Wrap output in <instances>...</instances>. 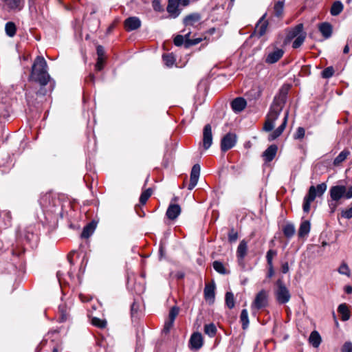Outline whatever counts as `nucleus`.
<instances>
[{"instance_id":"5","label":"nucleus","mask_w":352,"mask_h":352,"mask_svg":"<svg viewBox=\"0 0 352 352\" xmlns=\"http://www.w3.org/2000/svg\"><path fill=\"white\" fill-rule=\"evenodd\" d=\"M190 3V0H168L166 11L171 18L175 19L181 14L179 6L186 7Z\"/></svg>"},{"instance_id":"14","label":"nucleus","mask_w":352,"mask_h":352,"mask_svg":"<svg viewBox=\"0 0 352 352\" xmlns=\"http://www.w3.org/2000/svg\"><path fill=\"white\" fill-rule=\"evenodd\" d=\"M302 33H305V32H303L302 23H299L296 26L289 29L285 39V43L290 42L292 39L298 37Z\"/></svg>"},{"instance_id":"32","label":"nucleus","mask_w":352,"mask_h":352,"mask_svg":"<svg viewBox=\"0 0 352 352\" xmlns=\"http://www.w3.org/2000/svg\"><path fill=\"white\" fill-rule=\"evenodd\" d=\"M344 6L340 1H336L333 3L330 9V13L332 16L339 15L343 10Z\"/></svg>"},{"instance_id":"43","label":"nucleus","mask_w":352,"mask_h":352,"mask_svg":"<svg viewBox=\"0 0 352 352\" xmlns=\"http://www.w3.org/2000/svg\"><path fill=\"white\" fill-rule=\"evenodd\" d=\"M10 10H20V0H3Z\"/></svg>"},{"instance_id":"18","label":"nucleus","mask_w":352,"mask_h":352,"mask_svg":"<svg viewBox=\"0 0 352 352\" xmlns=\"http://www.w3.org/2000/svg\"><path fill=\"white\" fill-rule=\"evenodd\" d=\"M182 209L179 204H170L166 212V216L170 220H175L181 214Z\"/></svg>"},{"instance_id":"46","label":"nucleus","mask_w":352,"mask_h":352,"mask_svg":"<svg viewBox=\"0 0 352 352\" xmlns=\"http://www.w3.org/2000/svg\"><path fill=\"white\" fill-rule=\"evenodd\" d=\"M335 70L332 66L326 67L321 73V76L323 78L328 79L332 77L334 74Z\"/></svg>"},{"instance_id":"20","label":"nucleus","mask_w":352,"mask_h":352,"mask_svg":"<svg viewBox=\"0 0 352 352\" xmlns=\"http://www.w3.org/2000/svg\"><path fill=\"white\" fill-rule=\"evenodd\" d=\"M59 322H64L70 319V307L63 303L58 306Z\"/></svg>"},{"instance_id":"6","label":"nucleus","mask_w":352,"mask_h":352,"mask_svg":"<svg viewBox=\"0 0 352 352\" xmlns=\"http://www.w3.org/2000/svg\"><path fill=\"white\" fill-rule=\"evenodd\" d=\"M190 34L191 32L188 31L184 35H177L173 39L174 45L177 47L184 45L186 49H188L192 45H197L202 41L201 38L191 39L190 38Z\"/></svg>"},{"instance_id":"4","label":"nucleus","mask_w":352,"mask_h":352,"mask_svg":"<svg viewBox=\"0 0 352 352\" xmlns=\"http://www.w3.org/2000/svg\"><path fill=\"white\" fill-rule=\"evenodd\" d=\"M276 289L274 291V295L276 301L279 304H285L289 301L291 294L289 289L285 286L282 279H278L276 283Z\"/></svg>"},{"instance_id":"16","label":"nucleus","mask_w":352,"mask_h":352,"mask_svg":"<svg viewBox=\"0 0 352 352\" xmlns=\"http://www.w3.org/2000/svg\"><path fill=\"white\" fill-rule=\"evenodd\" d=\"M141 21L137 16H130L124 20V25L126 31L130 32L138 29L141 26Z\"/></svg>"},{"instance_id":"3","label":"nucleus","mask_w":352,"mask_h":352,"mask_svg":"<svg viewBox=\"0 0 352 352\" xmlns=\"http://www.w3.org/2000/svg\"><path fill=\"white\" fill-rule=\"evenodd\" d=\"M327 186L325 183H321L316 186H311L307 194L305 196L303 200L302 209L306 213L310 210V205L314 201L316 197H321L326 191Z\"/></svg>"},{"instance_id":"55","label":"nucleus","mask_w":352,"mask_h":352,"mask_svg":"<svg viewBox=\"0 0 352 352\" xmlns=\"http://www.w3.org/2000/svg\"><path fill=\"white\" fill-rule=\"evenodd\" d=\"M153 8L154 10L157 12H162L164 10V8L161 5L160 0H154L153 1Z\"/></svg>"},{"instance_id":"7","label":"nucleus","mask_w":352,"mask_h":352,"mask_svg":"<svg viewBox=\"0 0 352 352\" xmlns=\"http://www.w3.org/2000/svg\"><path fill=\"white\" fill-rule=\"evenodd\" d=\"M40 204L43 210L55 212L60 205V201L50 194H45L41 197Z\"/></svg>"},{"instance_id":"59","label":"nucleus","mask_w":352,"mask_h":352,"mask_svg":"<svg viewBox=\"0 0 352 352\" xmlns=\"http://www.w3.org/2000/svg\"><path fill=\"white\" fill-rule=\"evenodd\" d=\"M98 58H100L104 56V47L101 45H98L96 48Z\"/></svg>"},{"instance_id":"53","label":"nucleus","mask_w":352,"mask_h":352,"mask_svg":"<svg viewBox=\"0 0 352 352\" xmlns=\"http://www.w3.org/2000/svg\"><path fill=\"white\" fill-rule=\"evenodd\" d=\"M140 305L135 301H134L131 306V317H135L139 311Z\"/></svg>"},{"instance_id":"21","label":"nucleus","mask_w":352,"mask_h":352,"mask_svg":"<svg viewBox=\"0 0 352 352\" xmlns=\"http://www.w3.org/2000/svg\"><path fill=\"white\" fill-rule=\"evenodd\" d=\"M215 285L214 283L206 284L204 290V298L210 304L214 302L215 298Z\"/></svg>"},{"instance_id":"41","label":"nucleus","mask_w":352,"mask_h":352,"mask_svg":"<svg viewBox=\"0 0 352 352\" xmlns=\"http://www.w3.org/2000/svg\"><path fill=\"white\" fill-rule=\"evenodd\" d=\"M306 38V32L302 33L300 35H299L298 37L296 38V39L292 43V47L294 49H297L300 47L302 43H304Z\"/></svg>"},{"instance_id":"23","label":"nucleus","mask_w":352,"mask_h":352,"mask_svg":"<svg viewBox=\"0 0 352 352\" xmlns=\"http://www.w3.org/2000/svg\"><path fill=\"white\" fill-rule=\"evenodd\" d=\"M230 105L235 113H239L246 107L247 102L243 98L238 97L231 102Z\"/></svg>"},{"instance_id":"27","label":"nucleus","mask_w":352,"mask_h":352,"mask_svg":"<svg viewBox=\"0 0 352 352\" xmlns=\"http://www.w3.org/2000/svg\"><path fill=\"white\" fill-rule=\"evenodd\" d=\"M319 31L325 38H329L332 34V25L327 22L322 23L318 27Z\"/></svg>"},{"instance_id":"48","label":"nucleus","mask_w":352,"mask_h":352,"mask_svg":"<svg viewBox=\"0 0 352 352\" xmlns=\"http://www.w3.org/2000/svg\"><path fill=\"white\" fill-rule=\"evenodd\" d=\"M276 254H277V252L275 250L270 249L267 252L266 259H267V265H271V264H273V263H272L273 257L276 256Z\"/></svg>"},{"instance_id":"44","label":"nucleus","mask_w":352,"mask_h":352,"mask_svg":"<svg viewBox=\"0 0 352 352\" xmlns=\"http://www.w3.org/2000/svg\"><path fill=\"white\" fill-rule=\"evenodd\" d=\"M162 58L164 64L169 67H172L175 62V58L172 54H164Z\"/></svg>"},{"instance_id":"64","label":"nucleus","mask_w":352,"mask_h":352,"mask_svg":"<svg viewBox=\"0 0 352 352\" xmlns=\"http://www.w3.org/2000/svg\"><path fill=\"white\" fill-rule=\"evenodd\" d=\"M281 270H282V272L283 274H286L289 272V265H288V263H285L282 265V267H281Z\"/></svg>"},{"instance_id":"36","label":"nucleus","mask_w":352,"mask_h":352,"mask_svg":"<svg viewBox=\"0 0 352 352\" xmlns=\"http://www.w3.org/2000/svg\"><path fill=\"white\" fill-rule=\"evenodd\" d=\"M217 329L214 323L206 324L204 325V333L210 338L215 336Z\"/></svg>"},{"instance_id":"42","label":"nucleus","mask_w":352,"mask_h":352,"mask_svg":"<svg viewBox=\"0 0 352 352\" xmlns=\"http://www.w3.org/2000/svg\"><path fill=\"white\" fill-rule=\"evenodd\" d=\"M152 195L151 188H148L146 190L143 191L140 197V202L142 205L146 204L147 200Z\"/></svg>"},{"instance_id":"2","label":"nucleus","mask_w":352,"mask_h":352,"mask_svg":"<svg viewBox=\"0 0 352 352\" xmlns=\"http://www.w3.org/2000/svg\"><path fill=\"white\" fill-rule=\"evenodd\" d=\"M329 195L330 199L328 200V206L330 213L333 214L341 204L342 199H350L352 198V186L349 187L344 185L333 186L329 189Z\"/></svg>"},{"instance_id":"13","label":"nucleus","mask_w":352,"mask_h":352,"mask_svg":"<svg viewBox=\"0 0 352 352\" xmlns=\"http://www.w3.org/2000/svg\"><path fill=\"white\" fill-rule=\"evenodd\" d=\"M179 309L177 306H173L171 307L169 314H168V320L166 321L164 324V327L163 329L164 332L168 333L170 329L172 328L174 324V321L179 314Z\"/></svg>"},{"instance_id":"58","label":"nucleus","mask_w":352,"mask_h":352,"mask_svg":"<svg viewBox=\"0 0 352 352\" xmlns=\"http://www.w3.org/2000/svg\"><path fill=\"white\" fill-rule=\"evenodd\" d=\"M342 352H352V343L346 342L342 346Z\"/></svg>"},{"instance_id":"15","label":"nucleus","mask_w":352,"mask_h":352,"mask_svg":"<svg viewBox=\"0 0 352 352\" xmlns=\"http://www.w3.org/2000/svg\"><path fill=\"white\" fill-rule=\"evenodd\" d=\"M248 245L245 240H242L236 250V256L239 265L244 266V258L247 254Z\"/></svg>"},{"instance_id":"49","label":"nucleus","mask_w":352,"mask_h":352,"mask_svg":"<svg viewBox=\"0 0 352 352\" xmlns=\"http://www.w3.org/2000/svg\"><path fill=\"white\" fill-rule=\"evenodd\" d=\"M338 272L341 274L346 275L347 276H350V270L348 265L343 263L338 268Z\"/></svg>"},{"instance_id":"25","label":"nucleus","mask_w":352,"mask_h":352,"mask_svg":"<svg viewBox=\"0 0 352 352\" xmlns=\"http://www.w3.org/2000/svg\"><path fill=\"white\" fill-rule=\"evenodd\" d=\"M287 89L281 88L278 95L275 96L272 103L283 109L287 101Z\"/></svg>"},{"instance_id":"57","label":"nucleus","mask_w":352,"mask_h":352,"mask_svg":"<svg viewBox=\"0 0 352 352\" xmlns=\"http://www.w3.org/2000/svg\"><path fill=\"white\" fill-rule=\"evenodd\" d=\"M104 58L102 57L98 58L97 62L95 65V69L97 71H101L103 68Z\"/></svg>"},{"instance_id":"63","label":"nucleus","mask_w":352,"mask_h":352,"mask_svg":"<svg viewBox=\"0 0 352 352\" xmlns=\"http://www.w3.org/2000/svg\"><path fill=\"white\" fill-rule=\"evenodd\" d=\"M85 81L87 82H91V83H94V81H95V76L94 74H90L88 77L85 79Z\"/></svg>"},{"instance_id":"1","label":"nucleus","mask_w":352,"mask_h":352,"mask_svg":"<svg viewBox=\"0 0 352 352\" xmlns=\"http://www.w3.org/2000/svg\"><path fill=\"white\" fill-rule=\"evenodd\" d=\"M30 80L38 82L44 87L50 80V76L47 72V62L43 56H37L32 66Z\"/></svg>"},{"instance_id":"28","label":"nucleus","mask_w":352,"mask_h":352,"mask_svg":"<svg viewBox=\"0 0 352 352\" xmlns=\"http://www.w3.org/2000/svg\"><path fill=\"white\" fill-rule=\"evenodd\" d=\"M338 312L341 315V320L346 321L351 317L350 311L346 303L340 304L338 307Z\"/></svg>"},{"instance_id":"62","label":"nucleus","mask_w":352,"mask_h":352,"mask_svg":"<svg viewBox=\"0 0 352 352\" xmlns=\"http://www.w3.org/2000/svg\"><path fill=\"white\" fill-rule=\"evenodd\" d=\"M267 266H268V272H267V276L268 278H272L274 274L273 264H271V265H267Z\"/></svg>"},{"instance_id":"11","label":"nucleus","mask_w":352,"mask_h":352,"mask_svg":"<svg viewBox=\"0 0 352 352\" xmlns=\"http://www.w3.org/2000/svg\"><path fill=\"white\" fill-rule=\"evenodd\" d=\"M204 344L203 337L199 332L193 333L189 340V346L191 350L197 351L201 348Z\"/></svg>"},{"instance_id":"50","label":"nucleus","mask_w":352,"mask_h":352,"mask_svg":"<svg viewBox=\"0 0 352 352\" xmlns=\"http://www.w3.org/2000/svg\"><path fill=\"white\" fill-rule=\"evenodd\" d=\"M0 215L3 216L5 225L7 226H10L12 219L10 212L5 210L1 212Z\"/></svg>"},{"instance_id":"33","label":"nucleus","mask_w":352,"mask_h":352,"mask_svg":"<svg viewBox=\"0 0 352 352\" xmlns=\"http://www.w3.org/2000/svg\"><path fill=\"white\" fill-rule=\"evenodd\" d=\"M283 232L285 237L292 238L296 232L294 226L292 223H287L283 228Z\"/></svg>"},{"instance_id":"29","label":"nucleus","mask_w":352,"mask_h":352,"mask_svg":"<svg viewBox=\"0 0 352 352\" xmlns=\"http://www.w3.org/2000/svg\"><path fill=\"white\" fill-rule=\"evenodd\" d=\"M309 342L314 348H318L322 342L320 333L317 331H313L309 336Z\"/></svg>"},{"instance_id":"34","label":"nucleus","mask_w":352,"mask_h":352,"mask_svg":"<svg viewBox=\"0 0 352 352\" xmlns=\"http://www.w3.org/2000/svg\"><path fill=\"white\" fill-rule=\"evenodd\" d=\"M350 155L349 151L344 149L340 153V154L334 159L333 164L335 166L340 165L342 162H343L347 157Z\"/></svg>"},{"instance_id":"10","label":"nucleus","mask_w":352,"mask_h":352,"mask_svg":"<svg viewBox=\"0 0 352 352\" xmlns=\"http://www.w3.org/2000/svg\"><path fill=\"white\" fill-rule=\"evenodd\" d=\"M212 144V127L210 124L204 126L203 129L202 144L205 150H208Z\"/></svg>"},{"instance_id":"47","label":"nucleus","mask_w":352,"mask_h":352,"mask_svg":"<svg viewBox=\"0 0 352 352\" xmlns=\"http://www.w3.org/2000/svg\"><path fill=\"white\" fill-rule=\"evenodd\" d=\"M238 232L232 228L228 232V241L230 243H234L238 239Z\"/></svg>"},{"instance_id":"24","label":"nucleus","mask_w":352,"mask_h":352,"mask_svg":"<svg viewBox=\"0 0 352 352\" xmlns=\"http://www.w3.org/2000/svg\"><path fill=\"white\" fill-rule=\"evenodd\" d=\"M201 19V16L198 12H193L186 15L183 19V24L185 26H194Z\"/></svg>"},{"instance_id":"38","label":"nucleus","mask_w":352,"mask_h":352,"mask_svg":"<svg viewBox=\"0 0 352 352\" xmlns=\"http://www.w3.org/2000/svg\"><path fill=\"white\" fill-rule=\"evenodd\" d=\"M5 31L8 36H14L16 32V28L14 23L11 21L6 23L5 25Z\"/></svg>"},{"instance_id":"22","label":"nucleus","mask_w":352,"mask_h":352,"mask_svg":"<svg viewBox=\"0 0 352 352\" xmlns=\"http://www.w3.org/2000/svg\"><path fill=\"white\" fill-rule=\"evenodd\" d=\"M266 15V13L264 14L256 23L255 32L258 37L263 36L267 31L268 21L265 20Z\"/></svg>"},{"instance_id":"45","label":"nucleus","mask_w":352,"mask_h":352,"mask_svg":"<svg viewBox=\"0 0 352 352\" xmlns=\"http://www.w3.org/2000/svg\"><path fill=\"white\" fill-rule=\"evenodd\" d=\"M91 324L100 329L105 328L107 326V321L106 320H102L96 317H94L91 319Z\"/></svg>"},{"instance_id":"31","label":"nucleus","mask_w":352,"mask_h":352,"mask_svg":"<svg viewBox=\"0 0 352 352\" xmlns=\"http://www.w3.org/2000/svg\"><path fill=\"white\" fill-rule=\"evenodd\" d=\"M310 223L309 221H302L298 230V236L302 238L307 236L310 232Z\"/></svg>"},{"instance_id":"60","label":"nucleus","mask_w":352,"mask_h":352,"mask_svg":"<svg viewBox=\"0 0 352 352\" xmlns=\"http://www.w3.org/2000/svg\"><path fill=\"white\" fill-rule=\"evenodd\" d=\"M282 110H283V109H281V107H279L277 105H276L274 103H272L271 107H270V111L280 113Z\"/></svg>"},{"instance_id":"30","label":"nucleus","mask_w":352,"mask_h":352,"mask_svg":"<svg viewBox=\"0 0 352 352\" xmlns=\"http://www.w3.org/2000/svg\"><path fill=\"white\" fill-rule=\"evenodd\" d=\"M96 228V224L94 222H91L85 226L80 234L81 238L88 239L94 232Z\"/></svg>"},{"instance_id":"54","label":"nucleus","mask_w":352,"mask_h":352,"mask_svg":"<svg viewBox=\"0 0 352 352\" xmlns=\"http://www.w3.org/2000/svg\"><path fill=\"white\" fill-rule=\"evenodd\" d=\"M341 215L343 218L350 219L352 218V206L348 209L343 210L341 212Z\"/></svg>"},{"instance_id":"39","label":"nucleus","mask_w":352,"mask_h":352,"mask_svg":"<svg viewBox=\"0 0 352 352\" xmlns=\"http://www.w3.org/2000/svg\"><path fill=\"white\" fill-rule=\"evenodd\" d=\"M225 302L229 309H232L234 307L235 301L234 294L231 292H227L225 295Z\"/></svg>"},{"instance_id":"40","label":"nucleus","mask_w":352,"mask_h":352,"mask_svg":"<svg viewBox=\"0 0 352 352\" xmlns=\"http://www.w3.org/2000/svg\"><path fill=\"white\" fill-rule=\"evenodd\" d=\"M214 270L221 274H227L229 272L225 268L223 263L219 261H215L212 263Z\"/></svg>"},{"instance_id":"56","label":"nucleus","mask_w":352,"mask_h":352,"mask_svg":"<svg viewBox=\"0 0 352 352\" xmlns=\"http://www.w3.org/2000/svg\"><path fill=\"white\" fill-rule=\"evenodd\" d=\"M279 116V113L270 111L267 116V118L275 122V121L278 118Z\"/></svg>"},{"instance_id":"19","label":"nucleus","mask_w":352,"mask_h":352,"mask_svg":"<svg viewBox=\"0 0 352 352\" xmlns=\"http://www.w3.org/2000/svg\"><path fill=\"white\" fill-rule=\"evenodd\" d=\"M284 50L276 47L272 52H270L265 58V63L274 64L278 61L283 56Z\"/></svg>"},{"instance_id":"26","label":"nucleus","mask_w":352,"mask_h":352,"mask_svg":"<svg viewBox=\"0 0 352 352\" xmlns=\"http://www.w3.org/2000/svg\"><path fill=\"white\" fill-rule=\"evenodd\" d=\"M278 151V146L276 144L270 145L263 153V157L266 162H270L274 160Z\"/></svg>"},{"instance_id":"61","label":"nucleus","mask_w":352,"mask_h":352,"mask_svg":"<svg viewBox=\"0 0 352 352\" xmlns=\"http://www.w3.org/2000/svg\"><path fill=\"white\" fill-rule=\"evenodd\" d=\"M47 344L46 340H43L39 344L36 346L35 349V352H40L43 347H44Z\"/></svg>"},{"instance_id":"12","label":"nucleus","mask_w":352,"mask_h":352,"mask_svg":"<svg viewBox=\"0 0 352 352\" xmlns=\"http://www.w3.org/2000/svg\"><path fill=\"white\" fill-rule=\"evenodd\" d=\"M200 170L201 168L199 164L193 165L190 172V183L188 186L189 190H192L197 184L200 175Z\"/></svg>"},{"instance_id":"17","label":"nucleus","mask_w":352,"mask_h":352,"mask_svg":"<svg viewBox=\"0 0 352 352\" xmlns=\"http://www.w3.org/2000/svg\"><path fill=\"white\" fill-rule=\"evenodd\" d=\"M288 116H289V111H287L285 112L282 124L276 130H274L272 133L270 134V135L268 137L269 141L274 140L275 139L278 138L283 133V131L285 130V129L287 126Z\"/></svg>"},{"instance_id":"51","label":"nucleus","mask_w":352,"mask_h":352,"mask_svg":"<svg viewBox=\"0 0 352 352\" xmlns=\"http://www.w3.org/2000/svg\"><path fill=\"white\" fill-rule=\"evenodd\" d=\"M305 133V129L303 127H298L296 130V133L294 134V139L296 140H301L304 138Z\"/></svg>"},{"instance_id":"35","label":"nucleus","mask_w":352,"mask_h":352,"mask_svg":"<svg viewBox=\"0 0 352 352\" xmlns=\"http://www.w3.org/2000/svg\"><path fill=\"white\" fill-rule=\"evenodd\" d=\"M240 321L242 324V329L245 330L248 327L250 322L247 309H242L240 315Z\"/></svg>"},{"instance_id":"37","label":"nucleus","mask_w":352,"mask_h":352,"mask_svg":"<svg viewBox=\"0 0 352 352\" xmlns=\"http://www.w3.org/2000/svg\"><path fill=\"white\" fill-rule=\"evenodd\" d=\"M284 10V2L278 1L274 6V14L276 17L282 16Z\"/></svg>"},{"instance_id":"52","label":"nucleus","mask_w":352,"mask_h":352,"mask_svg":"<svg viewBox=\"0 0 352 352\" xmlns=\"http://www.w3.org/2000/svg\"><path fill=\"white\" fill-rule=\"evenodd\" d=\"M274 122L266 118L263 126V130L265 131H271L274 127Z\"/></svg>"},{"instance_id":"8","label":"nucleus","mask_w":352,"mask_h":352,"mask_svg":"<svg viewBox=\"0 0 352 352\" xmlns=\"http://www.w3.org/2000/svg\"><path fill=\"white\" fill-rule=\"evenodd\" d=\"M237 141V137L235 133H226L221 140V150L222 152H226L227 151L233 148Z\"/></svg>"},{"instance_id":"9","label":"nucleus","mask_w":352,"mask_h":352,"mask_svg":"<svg viewBox=\"0 0 352 352\" xmlns=\"http://www.w3.org/2000/svg\"><path fill=\"white\" fill-rule=\"evenodd\" d=\"M267 298V292L265 289L261 290L256 294L252 307L257 310L267 307L268 304Z\"/></svg>"}]
</instances>
